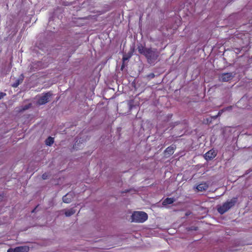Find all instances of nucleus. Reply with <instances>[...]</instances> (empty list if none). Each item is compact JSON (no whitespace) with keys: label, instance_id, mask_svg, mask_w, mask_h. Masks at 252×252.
Here are the masks:
<instances>
[{"label":"nucleus","instance_id":"obj_1","mask_svg":"<svg viewBox=\"0 0 252 252\" xmlns=\"http://www.w3.org/2000/svg\"><path fill=\"white\" fill-rule=\"evenodd\" d=\"M238 200V197H233L231 200L227 201L224 203L221 206L218 207V211L220 214H223L230 208L233 207Z\"/></svg>","mask_w":252,"mask_h":252},{"label":"nucleus","instance_id":"obj_2","mask_svg":"<svg viewBox=\"0 0 252 252\" xmlns=\"http://www.w3.org/2000/svg\"><path fill=\"white\" fill-rule=\"evenodd\" d=\"M131 221L142 223L148 219V215L144 212L135 211L131 216Z\"/></svg>","mask_w":252,"mask_h":252},{"label":"nucleus","instance_id":"obj_3","mask_svg":"<svg viewBox=\"0 0 252 252\" xmlns=\"http://www.w3.org/2000/svg\"><path fill=\"white\" fill-rule=\"evenodd\" d=\"M159 56V53L157 49L149 48L145 55L149 63H152L156 61Z\"/></svg>","mask_w":252,"mask_h":252},{"label":"nucleus","instance_id":"obj_4","mask_svg":"<svg viewBox=\"0 0 252 252\" xmlns=\"http://www.w3.org/2000/svg\"><path fill=\"white\" fill-rule=\"evenodd\" d=\"M52 95V94L50 92L43 94V95L38 98L37 104L39 105L46 104L49 101L50 98Z\"/></svg>","mask_w":252,"mask_h":252},{"label":"nucleus","instance_id":"obj_5","mask_svg":"<svg viewBox=\"0 0 252 252\" xmlns=\"http://www.w3.org/2000/svg\"><path fill=\"white\" fill-rule=\"evenodd\" d=\"M234 76L231 72L223 73L219 76V80L221 82H228L231 80Z\"/></svg>","mask_w":252,"mask_h":252},{"label":"nucleus","instance_id":"obj_6","mask_svg":"<svg viewBox=\"0 0 252 252\" xmlns=\"http://www.w3.org/2000/svg\"><path fill=\"white\" fill-rule=\"evenodd\" d=\"M74 193L69 192L63 197V201L65 203H69L74 197Z\"/></svg>","mask_w":252,"mask_h":252},{"label":"nucleus","instance_id":"obj_7","mask_svg":"<svg viewBox=\"0 0 252 252\" xmlns=\"http://www.w3.org/2000/svg\"><path fill=\"white\" fill-rule=\"evenodd\" d=\"M216 155V152L213 150H211L205 154V158L207 160H211L215 158Z\"/></svg>","mask_w":252,"mask_h":252},{"label":"nucleus","instance_id":"obj_8","mask_svg":"<svg viewBox=\"0 0 252 252\" xmlns=\"http://www.w3.org/2000/svg\"><path fill=\"white\" fill-rule=\"evenodd\" d=\"M208 187L209 186L206 182H203L197 185L196 189L198 191H203L206 190Z\"/></svg>","mask_w":252,"mask_h":252},{"label":"nucleus","instance_id":"obj_9","mask_svg":"<svg viewBox=\"0 0 252 252\" xmlns=\"http://www.w3.org/2000/svg\"><path fill=\"white\" fill-rule=\"evenodd\" d=\"M176 149L175 145H171L168 147L164 151V153L166 155L171 156L173 154L175 150Z\"/></svg>","mask_w":252,"mask_h":252},{"label":"nucleus","instance_id":"obj_10","mask_svg":"<svg viewBox=\"0 0 252 252\" xmlns=\"http://www.w3.org/2000/svg\"><path fill=\"white\" fill-rule=\"evenodd\" d=\"M175 201V199L173 197H167L162 201V204L163 206H166L167 205L172 204Z\"/></svg>","mask_w":252,"mask_h":252},{"label":"nucleus","instance_id":"obj_11","mask_svg":"<svg viewBox=\"0 0 252 252\" xmlns=\"http://www.w3.org/2000/svg\"><path fill=\"white\" fill-rule=\"evenodd\" d=\"M24 75L22 74L20 78L15 81V82L13 84L12 86L14 88H17L21 83H22L24 80Z\"/></svg>","mask_w":252,"mask_h":252},{"label":"nucleus","instance_id":"obj_12","mask_svg":"<svg viewBox=\"0 0 252 252\" xmlns=\"http://www.w3.org/2000/svg\"><path fill=\"white\" fill-rule=\"evenodd\" d=\"M147 49L148 48L145 47L142 45H140L137 47L139 53L142 55H143L144 56L147 51Z\"/></svg>","mask_w":252,"mask_h":252},{"label":"nucleus","instance_id":"obj_13","mask_svg":"<svg viewBox=\"0 0 252 252\" xmlns=\"http://www.w3.org/2000/svg\"><path fill=\"white\" fill-rule=\"evenodd\" d=\"M134 51V49H133L131 51H129L126 54L124 55L123 57V62H125L126 61L128 60L132 56L133 52Z\"/></svg>","mask_w":252,"mask_h":252},{"label":"nucleus","instance_id":"obj_14","mask_svg":"<svg viewBox=\"0 0 252 252\" xmlns=\"http://www.w3.org/2000/svg\"><path fill=\"white\" fill-rule=\"evenodd\" d=\"M32 106V104L31 103H30L27 105H25L24 106H22L18 108V109L17 110V111L19 112H22L26 110L29 109Z\"/></svg>","mask_w":252,"mask_h":252},{"label":"nucleus","instance_id":"obj_15","mask_svg":"<svg viewBox=\"0 0 252 252\" xmlns=\"http://www.w3.org/2000/svg\"><path fill=\"white\" fill-rule=\"evenodd\" d=\"M75 212H76L75 210L73 208H72L69 210H65L64 214L66 217H70L71 215L75 214Z\"/></svg>","mask_w":252,"mask_h":252},{"label":"nucleus","instance_id":"obj_16","mask_svg":"<svg viewBox=\"0 0 252 252\" xmlns=\"http://www.w3.org/2000/svg\"><path fill=\"white\" fill-rule=\"evenodd\" d=\"M54 142L53 137L49 136L45 140V144L47 146H51Z\"/></svg>","mask_w":252,"mask_h":252},{"label":"nucleus","instance_id":"obj_17","mask_svg":"<svg viewBox=\"0 0 252 252\" xmlns=\"http://www.w3.org/2000/svg\"><path fill=\"white\" fill-rule=\"evenodd\" d=\"M19 248L21 252H28L29 251V248L27 246H20Z\"/></svg>","mask_w":252,"mask_h":252},{"label":"nucleus","instance_id":"obj_18","mask_svg":"<svg viewBox=\"0 0 252 252\" xmlns=\"http://www.w3.org/2000/svg\"><path fill=\"white\" fill-rule=\"evenodd\" d=\"M7 252H21V251H20L19 247H17L14 249H9Z\"/></svg>","mask_w":252,"mask_h":252},{"label":"nucleus","instance_id":"obj_19","mask_svg":"<svg viewBox=\"0 0 252 252\" xmlns=\"http://www.w3.org/2000/svg\"><path fill=\"white\" fill-rule=\"evenodd\" d=\"M48 176L49 175H48V173H45L42 174V178L43 179L45 180V179H47V178L48 177Z\"/></svg>","mask_w":252,"mask_h":252},{"label":"nucleus","instance_id":"obj_20","mask_svg":"<svg viewBox=\"0 0 252 252\" xmlns=\"http://www.w3.org/2000/svg\"><path fill=\"white\" fill-rule=\"evenodd\" d=\"M6 95V94L5 93L1 92H0V99L2 98Z\"/></svg>","mask_w":252,"mask_h":252},{"label":"nucleus","instance_id":"obj_21","mask_svg":"<svg viewBox=\"0 0 252 252\" xmlns=\"http://www.w3.org/2000/svg\"><path fill=\"white\" fill-rule=\"evenodd\" d=\"M149 77H151V78H154L155 75L154 73H150L149 75H148Z\"/></svg>","mask_w":252,"mask_h":252},{"label":"nucleus","instance_id":"obj_22","mask_svg":"<svg viewBox=\"0 0 252 252\" xmlns=\"http://www.w3.org/2000/svg\"><path fill=\"white\" fill-rule=\"evenodd\" d=\"M218 118V116L215 115L211 117V119L215 120Z\"/></svg>","mask_w":252,"mask_h":252},{"label":"nucleus","instance_id":"obj_23","mask_svg":"<svg viewBox=\"0 0 252 252\" xmlns=\"http://www.w3.org/2000/svg\"><path fill=\"white\" fill-rule=\"evenodd\" d=\"M221 113H222V111H220L218 112V114L217 115V116H218V117L220 116L221 115Z\"/></svg>","mask_w":252,"mask_h":252},{"label":"nucleus","instance_id":"obj_24","mask_svg":"<svg viewBox=\"0 0 252 252\" xmlns=\"http://www.w3.org/2000/svg\"><path fill=\"white\" fill-rule=\"evenodd\" d=\"M125 63V62H123V64H122V66H121V70H123V69H124V68L125 67V63Z\"/></svg>","mask_w":252,"mask_h":252},{"label":"nucleus","instance_id":"obj_25","mask_svg":"<svg viewBox=\"0 0 252 252\" xmlns=\"http://www.w3.org/2000/svg\"><path fill=\"white\" fill-rule=\"evenodd\" d=\"M38 205H37V206H36V207H35V208H34V209L32 211V213H34V212H35V210H36V208H37V207H38Z\"/></svg>","mask_w":252,"mask_h":252}]
</instances>
